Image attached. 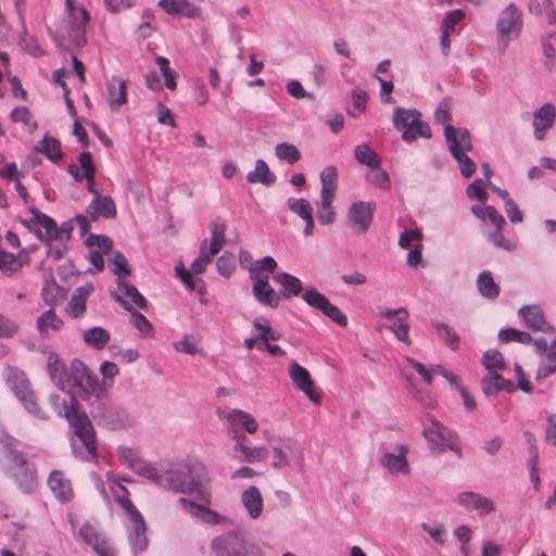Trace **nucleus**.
<instances>
[{
    "label": "nucleus",
    "mask_w": 556,
    "mask_h": 556,
    "mask_svg": "<svg viewBox=\"0 0 556 556\" xmlns=\"http://www.w3.org/2000/svg\"><path fill=\"white\" fill-rule=\"evenodd\" d=\"M7 438L9 442L0 439L2 445L0 447V466L4 471L17 477L25 471L26 459L21 452L13 448L16 440L9 434H7Z\"/></svg>",
    "instance_id": "obj_15"
},
{
    "label": "nucleus",
    "mask_w": 556,
    "mask_h": 556,
    "mask_svg": "<svg viewBox=\"0 0 556 556\" xmlns=\"http://www.w3.org/2000/svg\"><path fill=\"white\" fill-rule=\"evenodd\" d=\"M48 485L56 498L61 502L71 501L73 490L70 480L65 479L61 471L51 472L48 479Z\"/></svg>",
    "instance_id": "obj_32"
},
{
    "label": "nucleus",
    "mask_w": 556,
    "mask_h": 556,
    "mask_svg": "<svg viewBox=\"0 0 556 556\" xmlns=\"http://www.w3.org/2000/svg\"><path fill=\"white\" fill-rule=\"evenodd\" d=\"M408 312L405 308L384 309V328L389 329L396 340L406 346L412 344L409 338Z\"/></svg>",
    "instance_id": "obj_16"
},
{
    "label": "nucleus",
    "mask_w": 556,
    "mask_h": 556,
    "mask_svg": "<svg viewBox=\"0 0 556 556\" xmlns=\"http://www.w3.org/2000/svg\"><path fill=\"white\" fill-rule=\"evenodd\" d=\"M43 301L51 306L58 305L66 296V290L61 288L52 277H46L41 290Z\"/></svg>",
    "instance_id": "obj_35"
},
{
    "label": "nucleus",
    "mask_w": 556,
    "mask_h": 556,
    "mask_svg": "<svg viewBox=\"0 0 556 556\" xmlns=\"http://www.w3.org/2000/svg\"><path fill=\"white\" fill-rule=\"evenodd\" d=\"M372 218V207L370 203L363 201L355 202L349 210V219L357 232H365Z\"/></svg>",
    "instance_id": "obj_24"
},
{
    "label": "nucleus",
    "mask_w": 556,
    "mask_h": 556,
    "mask_svg": "<svg viewBox=\"0 0 556 556\" xmlns=\"http://www.w3.org/2000/svg\"><path fill=\"white\" fill-rule=\"evenodd\" d=\"M210 546L217 556H248L249 543L240 528L215 536Z\"/></svg>",
    "instance_id": "obj_11"
},
{
    "label": "nucleus",
    "mask_w": 556,
    "mask_h": 556,
    "mask_svg": "<svg viewBox=\"0 0 556 556\" xmlns=\"http://www.w3.org/2000/svg\"><path fill=\"white\" fill-rule=\"evenodd\" d=\"M47 368L52 382L62 391L73 393L77 389L84 396H94L101 399L106 393L112 380L118 374V367L115 363L105 361L100 365V372L103 376V382H100L88 367L79 359H74L67 369L55 353L48 356Z\"/></svg>",
    "instance_id": "obj_2"
},
{
    "label": "nucleus",
    "mask_w": 556,
    "mask_h": 556,
    "mask_svg": "<svg viewBox=\"0 0 556 556\" xmlns=\"http://www.w3.org/2000/svg\"><path fill=\"white\" fill-rule=\"evenodd\" d=\"M302 299L307 305L313 308L321 311L327 317L339 326L345 327L348 325V317L343 314L339 307L331 304L329 300L315 288H306Z\"/></svg>",
    "instance_id": "obj_13"
},
{
    "label": "nucleus",
    "mask_w": 556,
    "mask_h": 556,
    "mask_svg": "<svg viewBox=\"0 0 556 556\" xmlns=\"http://www.w3.org/2000/svg\"><path fill=\"white\" fill-rule=\"evenodd\" d=\"M253 326L258 331L257 336L262 343L278 341L281 339V333L274 330L265 319L256 318L253 321Z\"/></svg>",
    "instance_id": "obj_56"
},
{
    "label": "nucleus",
    "mask_w": 556,
    "mask_h": 556,
    "mask_svg": "<svg viewBox=\"0 0 556 556\" xmlns=\"http://www.w3.org/2000/svg\"><path fill=\"white\" fill-rule=\"evenodd\" d=\"M34 220L38 225V238L41 241H52L56 236V223L46 214L34 212Z\"/></svg>",
    "instance_id": "obj_37"
},
{
    "label": "nucleus",
    "mask_w": 556,
    "mask_h": 556,
    "mask_svg": "<svg viewBox=\"0 0 556 556\" xmlns=\"http://www.w3.org/2000/svg\"><path fill=\"white\" fill-rule=\"evenodd\" d=\"M482 364L489 370H504L506 365L502 353L495 349L488 350L482 356Z\"/></svg>",
    "instance_id": "obj_57"
},
{
    "label": "nucleus",
    "mask_w": 556,
    "mask_h": 556,
    "mask_svg": "<svg viewBox=\"0 0 556 556\" xmlns=\"http://www.w3.org/2000/svg\"><path fill=\"white\" fill-rule=\"evenodd\" d=\"M94 420L109 429H122L130 426L131 419L127 410L115 405H106L94 408L92 412Z\"/></svg>",
    "instance_id": "obj_14"
},
{
    "label": "nucleus",
    "mask_w": 556,
    "mask_h": 556,
    "mask_svg": "<svg viewBox=\"0 0 556 556\" xmlns=\"http://www.w3.org/2000/svg\"><path fill=\"white\" fill-rule=\"evenodd\" d=\"M488 239L493 245L505 251L511 252L516 249V244L503 236L502 229H495L490 232Z\"/></svg>",
    "instance_id": "obj_64"
},
{
    "label": "nucleus",
    "mask_w": 556,
    "mask_h": 556,
    "mask_svg": "<svg viewBox=\"0 0 556 556\" xmlns=\"http://www.w3.org/2000/svg\"><path fill=\"white\" fill-rule=\"evenodd\" d=\"M528 468H529L530 481H531L533 488L538 491L541 488V479L539 476V472H540L539 451L535 445H531L529 448Z\"/></svg>",
    "instance_id": "obj_53"
},
{
    "label": "nucleus",
    "mask_w": 556,
    "mask_h": 556,
    "mask_svg": "<svg viewBox=\"0 0 556 556\" xmlns=\"http://www.w3.org/2000/svg\"><path fill=\"white\" fill-rule=\"evenodd\" d=\"M86 244L91 249L88 255L90 263L100 271L104 268L103 254H108L112 248V241L106 236L90 235Z\"/></svg>",
    "instance_id": "obj_21"
},
{
    "label": "nucleus",
    "mask_w": 556,
    "mask_h": 556,
    "mask_svg": "<svg viewBox=\"0 0 556 556\" xmlns=\"http://www.w3.org/2000/svg\"><path fill=\"white\" fill-rule=\"evenodd\" d=\"M253 294L261 304L269 307H277L281 299L280 293L269 285L268 276L254 279Z\"/></svg>",
    "instance_id": "obj_27"
},
{
    "label": "nucleus",
    "mask_w": 556,
    "mask_h": 556,
    "mask_svg": "<svg viewBox=\"0 0 556 556\" xmlns=\"http://www.w3.org/2000/svg\"><path fill=\"white\" fill-rule=\"evenodd\" d=\"M477 288L479 293L488 300H495L501 292L500 286L494 281L489 270H484L478 276Z\"/></svg>",
    "instance_id": "obj_40"
},
{
    "label": "nucleus",
    "mask_w": 556,
    "mask_h": 556,
    "mask_svg": "<svg viewBox=\"0 0 556 556\" xmlns=\"http://www.w3.org/2000/svg\"><path fill=\"white\" fill-rule=\"evenodd\" d=\"M431 326L437 331L438 337L445 343L448 349L452 351L458 350L460 339L452 327L438 320H432Z\"/></svg>",
    "instance_id": "obj_41"
},
{
    "label": "nucleus",
    "mask_w": 556,
    "mask_h": 556,
    "mask_svg": "<svg viewBox=\"0 0 556 556\" xmlns=\"http://www.w3.org/2000/svg\"><path fill=\"white\" fill-rule=\"evenodd\" d=\"M556 110L551 103H545L533 112V135L536 140H543L545 134L555 123Z\"/></svg>",
    "instance_id": "obj_22"
},
{
    "label": "nucleus",
    "mask_w": 556,
    "mask_h": 556,
    "mask_svg": "<svg viewBox=\"0 0 556 556\" xmlns=\"http://www.w3.org/2000/svg\"><path fill=\"white\" fill-rule=\"evenodd\" d=\"M237 441L232 448V457L239 462L255 464L263 462L268 456V451L264 446L250 447L244 445L245 435L235 434Z\"/></svg>",
    "instance_id": "obj_20"
},
{
    "label": "nucleus",
    "mask_w": 556,
    "mask_h": 556,
    "mask_svg": "<svg viewBox=\"0 0 556 556\" xmlns=\"http://www.w3.org/2000/svg\"><path fill=\"white\" fill-rule=\"evenodd\" d=\"M36 150L45 154L52 162H58L62 156L60 142L49 135H45L36 144Z\"/></svg>",
    "instance_id": "obj_45"
},
{
    "label": "nucleus",
    "mask_w": 556,
    "mask_h": 556,
    "mask_svg": "<svg viewBox=\"0 0 556 556\" xmlns=\"http://www.w3.org/2000/svg\"><path fill=\"white\" fill-rule=\"evenodd\" d=\"M303 460L304 457L301 450H298L294 458L290 459L281 448L274 447L273 467L277 469L291 466L296 470H301L303 466Z\"/></svg>",
    "instance_id": "obj_44"
},
{
    "label": "nucleus",
    "mask_w": 556,
    "mask_h": 556,
    "mask_svg": "<svg viewBox=\"0 0 556 556\" xmlns=\"http://www.w3.org/2000/svg\"><path fill=\"white\" fill-rule=\"evenodd\" d=\"M110 488L115 501L127 515L129 522L127 526L128 541L131 549L135 553L143 552L148 547L149 541L146 534L147 527L142 515L128 498V491L119 481L112 482Z\"/></svg>",
    "instance_id": "obj_4"
},
{
    "label": "nucleus",
    "mask_w": 556,
    "mask_h": 556,
    "mask_svg": "<svg viewBox=\"0 0 556 556\" xmlns=\"http://www.w3.org/2000/svg\"><path fill=\"white\" fill-rule=\"evenodd\" d=\"M205 467L198 459H186L180 465L163 471L161 486L180 493L197 494L201 504L180 497V509L190 517L208 525H228L230 519L210 509L211 493L204 486Z\"/></svg>",
    "instance_id": "obj_1"
},
{
    "label": "nucleus",
    "mask_w": 556,
    "mask_h": 556,
    "mask_svg": "<svg viewBox=\"0 0 556 556\" xmlns=\"http://www.w3.org/2000/svg\"><path fill=\"white\" fill-rule=\"evenodd\" d=\"M89 20V13L84 7L76 4L74 0H65V17L60 27V35L76 47H83L86 43V27Z\"/></svg>",
    "instance_id": "obj_6"
},
{
    "label": "nucleus",
    "mask_w": 556,
    "mask_h": 556,
    "mask_svg": "<svg viewBox=\"0 0 556 556\" xmlns=\"http://www.w3.org/2000/svg\"><path fill=\"white\" fill-rule=\"evenodd\" d=\"M289 375L294 387L302 392L315 404L320 403V395L314 389L313 380L306 368L299 365L296 362H292L289 366Z\"/></svg>",
    "instance_id": "obj_18"
},
{
    "label": "nucleus",
    "mask_w": 556,
    "mask_h": 556,
    "mask_svg": "<svg viewBox=\"0 0 556 556\" xmlns=\"http://www.w3.org/2000/svg\"><path fill=\"white\" fill-rule=\"evenodd\" d=\"M277 268V262L271 256H265L262 260L255 262L252 269V279L261 278L262 271L274 273Z\"/></svg>",
    "instance_id": "obj_63"
},
{
    "label": "nucleus",
    "mask_w": 556,
    "mask_h": 556,
    "mask_svg": "<svg viewBox=\"0 0 556 556\" xmlns=\"http://www.w3.org/2000/svg\"><path fill=\"white\" fill-rule=\"evenodd\" d=\"M274 280L281 286L280 295L285 299L299 295L302 290V281L288 273L281 271L274 275Z\"/></svg>",
    "instance_id": "obj_34"
},
{
    "label": "nucleus",
    "mask_w": 556,
    "mask_h": 556,
    "mask_svg": "<svg viewBox=\"0 0 556 556\" xmlns=\"http://www.w3.org/2000/svg\"><path fill=\"white\" fill-rule=\"evenodd\" d=\"M70 522L74 530V535L77 540H80L86 545L92 547V549L99 556H115V551L111 546V544L106 541V539L98 531L96 525L90 522H85L77 532H75V521L73 517L70 515Z\"/></svg>",
    "instance_id": "obj_12"
},
{
    "label": "nucleus",
    "mask_w": 556,
    "mask_h": 556,
    "mask_svg": "<svg viewBox=\"0 0 556 556\" xmlns=\"http://www.w3.org/2000/svg\"><path fill=\"white\" fill-rule=\"evenodd\" d=\"M108 103L112 111H118L127 102V84L118 77L113 76L106 83Z\"/></svg>",
    "instance_id": "obj_26"
},
{
    "label": "nucleus",
    "mask_w": 556,
    "mask_h": 556,
    "mask_svg": "<svg viewBox=\"0 0 556 556\" xmlns=\"http://www.w3.org/2000/svg\"><path fill=\"white\" fill-rule=\"evenodd\" d=\"M481 384L483 392L488 396L493 395L500 391L513 393L516 390V386L511 380L505 379L497 372H489L485 375Z\"/></svg>",
    "instance_id": "obj_30"
},
{
    "label": "nucleus",
    "mask_w": 556,
    "mask_h": 556,
    "mask_svg": "<svg viewBox=\"0 0 556 556\" xmlns=\"http://www.w3.org/2000/svg\"><path fill=\"white\" fill-rule=\"evenodd\" d=\"M131 470L161 486L163 472H159V470L153 465L146 462L144 459H140L137 464H135Z\"/></svg>",
    "instance_id": "obj_49"
},
{
    "label": "nucleus",
    "mask_w": 556,
    "mask_h": 556,
    "mask_svg": "<svg viewBox=\"0 0 556 556\" xmlns=\"http://www.w3.org/2000/svg\"><path fill=\"white\" fill-rule=\"evenodd\" d=\"M523 28V13L515 3L506 5L496 20V35L498 42L506 49L509 42L517 38Z\"/></svg>",
    "instance_id": "obj_10"
},
{
    "label": "nucleus",
    "mask_w": 556,
    "mask_h": 556,
    "mask_svg": "<svg viewBox=\"0 0 556 556\" xmlns=\"http://www.w3.org/2000/svg\"><path fill=\"white\" fill-rule=\"evenodd\" d=\"M518 314L534 331L546 332L551 328L545 320L543 311L536 305H523L519 308Z\"/></svg>",
    "instance_id": "obj_28"
},
{
    "label": "nucleus",
    "mask_w": 556,
    "mask_h": 556,
    "mask_svg": "<svg viewBox=\"0 0 556 556\" xmlns=\"http://www.w3.org/2000/svg\"><path fill=\"white\" fill-rule=\"evenodd\" d=\"M159 5L169 15H184L191 18L199 13V9L189 0H160Z\"/></svg>",
    "instance_id": "obj_33"
},
{
    "label": "nucleus",
    "mask_w": 556,
    "mask_h": 556,
    "mask_svg": "<svg viewBox=\"0 0 556 556\" xmlns=\"http://www.w3.org/2000/svg\"><path fill=\"white\" fill-rule=\"evenodd\" d=\"M115 300L123 305L127 311H130V306L126 299L134 303L139 308L147 307V301L144 296L137 290V288L123 279H117V290L113 294Z\"/></svg>",
    "instance_id": "obj_23"
},
{
    "label": "nucleus",
    "mask_w": 556,
    "mask_h": 556,
    "mask_svg": "<svg viewBox=\"0 0 556 556\" xmlns=\"http://www.w3.org/2000/svg\"><path fill=\"white\" fill-rule=\"evenodd\" d=\"M338 173L334 166H327L320 173V194L334 195L337 190Z\"/></svg>",
    "instance_id": "obj_50"
},
{
    "label": "nucleus",
    "mask_w": 556,
    "mask_h": 556,
    "mask_svg": "<svg viewBox=\"0 0 556 556\" xmlns=\"http://www.w3.org/2000/svg\"><path fill=\"white\" fill-rule=\"evenodd\" d=\"M444 137L448 144V151L457 161L459 170L465 178L471 177L476 169V163L466 154L472 150L470 132L467 128L454 126L444 127Z\"/></svg>",
    "instance_id": "obj_5"
},
{
    "label": "nucleus",
    "mask_w": 556,
    "mask_h": 556,
    "mask_svg": "<svg viewBox=\"0 0 556 556\" xmlns=\"http://www.w3.org/2000/svg\"><path fill=\"white\" fill-rule=\"evenodd\" d=\"M422 434L429 442L431 448L438 452L450 450L462 457V447L456 432L452 431L431 415L422 418Z\"/></svg>",
    "instance_id": "obj_7"
},
{
    "label": "nucleus",
    "mask_w": 556,
    "mask_h": 556,
    "mask_svg": "<svg viewBox=\"0 0 556 556\" xmlns=\"http://www.w3.org/2000/svg\"><path fill=\"white\" fill-rule=\"evenodd\" d=\"M247 180L250 184L271 186L276 181V176L270 172L268 165L263 160H257L255 169L248 173Z\"/></svg>",
    "instance_id": "obj_38"
},
{
    "label": "nucleus",
    "mask_w": 556,
    "mask_h": 556,
    "mask_svg": "<svg viewBox=\"0 0 556 556\" xmlns=\"http://www.w3.org/2000/svg\"><path fill=\"white\" fill-rule=\"evenodd\" d=\"M554 372H556V340L551 344L545 361L539 365L535 379H545Z\"/></svg>",
    "instance_id": "obj_48"
},
{
    "label": "nucleus",
    "mask_w": 556,
    "mask_h": 556,
    "mask_svg": "<svg viewBox=\"0 0 556 556\" xmlns=\"http://www.w3.org/2000/svg\"><path fill=\"white\" fill-rule=\"evenodd\" d=\"M225 418L230 422L237 424L243 427L249 433H255L257 431V422L252 415L241 409H231Z\"/></svg>",
    "instance_id": "obj_46"
},
{
    "label": "nucleus",
    "mask_w": 556,
    "mask_h": 556,
    "mask_svg": "<svg viewBox=\"0 0 556 556\" xmlns=\"http://www.w3.org/2000/svg\"><path fill=\"white\" fill-rule=\"evenodd\" d=\"M409 446L400 444L393 452L384 453V469L395 476H408L412 471L407 460Z\"/></svg>",
    "instance_id": "obj_19"
},
{
    "label": "nucleus",
    "mask_w": 556,
    "mask_h": 556,
    "mask_svg": "<svg viewBox=\"0 0 556 556\" xmlns=\"http://www.w3.org/2000/svg\"><path fill=\"white\" fill-rule=\"evenodd\" d=\"M288 208L299 216L301 219H305L306 217L313 215V206L312 204L305 200V199H298V198H289L287 200Z\"/></svg>",
    "instance_id": "obj_58"
},
{
    "label": "nucleus",
    "mask_w": 556,
    "mask_h": 556,
    "mask_svg": "<svg viewBox=\"0 0 556 556\" xmlns=\"http://www.w3.org/2000/svg\"><path fill=\"white\" fill-rule=\"evenodd\" d=\"M334 195L320 194V200L316 203L317 219L321 225H330L336 219V212L332 206Z\"/></svg>",
    "instance_id": "obj_43"
},
{
    "label": "nucleus",
    "mask_w": 556,
    "mask_h": 556,
    "mask_svg": "<svg viewBox=\"0 0 556 556\" xmlns=\"http://www.w3.org/2000/svg\"><path fill=\"white\" fill-rule=\"evenodd\" d=\"M156 64L165 79V86L173 90L176 88V73L168 67L169 61L164 56L156 58Z\"/></svg>",
    "instance_id": "obj_62"
},
{
    "label": "nucleus",
    "mask_w": 556,
    "mask_h": 556,
    "mask_svg": "<svg viewBox=\"0 0 556 556\" xmlns=\"http://www.w3.org/2000/svg\"><path fill=\"white\" fill-rule=\"evenodd\" d=\"M354 156L359 164L370 169H378L381 166L380 156L367 144L356 146Z\"/></svg>",
    "instance_id": "obj_42"
},
{
    "label": "nucleus",
    "mask_w": 556,
    "mask_h": 556,
    "mask_svg": "<svg viewBox=\"0 0 556 556\" xmlns=\"http://www.w3.org/2000/svg\"><path fill=\"white\" fill-rule=\"evenodd\" d=\"M74 227H78L81 233H86L90 228L88 217L77 215L72 220L63 223L60 227L56 226V236L54 240L65 241L71 237V231Z\"/></svg>",
    "instance_id": "obj_39"
},
{
    "label": "nucleus",
    "mask_w": 556,
    "mask_h": 556,
    "mask_svg": "<svg viewBox=\"0 0 556 556\" xmlns=\"http://www.w3.org/2000/svg\"><path fill=\"white\" fill-rule=\"evenodd\" d=\"M22 267V262L14 254L0 250V270L11 275Z\"/></svg>",
    "instance_id": "obj_60"
},
{
    "label": "nucleus",
    "mask_w": 556,
    "mask_h": 556,
    "mask_svg": "<svg viewBox=\"0 0 556 556\" xmlns=\"http://www.w3.org/2000/svg\"><path fill=\"white\" fill-rule=\"evenodd\" d=\"M456 502L467 511L475 510L480 516L489 515L495 510V504L491 498L473 491L460 492Z\"/></svg>",
    "instance_id": "obj_17"
},
{
    "label": "nucleus",
    "mask_w": 556,
    "mask_h": 556,
    "mask_svg": "<svg viewBox=\"0 0 556 556\" xmlns=\"http://www.w3.org/2000/svg\"><path fill=\"white\" fill-rule=\"evenodd\" d=\"M110 338V332L102 327H92L83 332L85 344L94 350H103Z\"/></svg>",
    "instance_id": "obj_36"
},
{
    "label": "nucleus",
    "mask_w": 556,
    "mask_h": 556,
    "mask_svg": "<svg viewBox=\"0 0 556 556\" xmlns=\"http://www.w3.org/2000/svg\"><path fill=\"white\" fill-rule=\"evenodd\" d=\"M498 340L502 343H509L514 341L522 344H529L532 342V337L526 331H520L515 328H506L498 332Z\"/></svg>",
    "instance_id": "obj_55"
},
{
    "label": "nucleus",
    "mask_w": 556,
    "mask_h": 556,
    "mask_svg": "<svg viewBox=\"0 0 556 556\" xmlns=\"http://www.w3.org/2000/svg\"><path fill=\"white\" fill-rule=\"evenodd\" d=\"M49 401L56 415L65 418L73 429L71 446L75 457L85 462L94 460L97 458L94 431L78 402L72 395L66 399L59 394H51Z\"/></svg>",
    "instance_id": "obj_3"
},
{
    "label": "nucleus",
    "mask_w": 556,
    "mask_h": 556,
    "mask_svg": "<svg viewBox=\"0 0 556 556\" xmlns=\"http://www.w3.org/2000/svg\"><path fill=\"white\" fill-rule=\"evenodd\" d=\"M86 213L91 220H97L99 217L113 218L116 216L115 203L110 197L97 193L87 206Z\"/></svg>",
    "instance_id": "obj_25"
},
{
    "label": "nucleus",
    "mask_w": 556,
    "mask_h": 556,
    "mask_svg": "<svg viewBox=\"0 0 556 556\" xmlns=\"http://www.w3.org/2000/svg\"><path fill=\"white\" fill-rule=\"evenodd\" d=\"M392 122L394 128L402 132V139L407 143L418 138L430 139L432 136L430 126L421 119V114L416 110L395 108Z\"/></svg>",
    "instance_id": "obj_8"
},
{
    "label": "nucleus",
    "mask_w": 556,
    "mask_h": 556,
    "mask_svg": "<svg viewBox=\"0 0 556 556\" xmlns=\"http://www.w3.org/2000/svg\"><path fill=\"white\" fill-rule=\"evenodd\" d=\"M62 326V320L55 315L52 308L48 309L37 319V328L41 334H47L48 331L59 330Z\"/></svg>",
    "instance_id": "obj_52"
},
{
    "label": "nucleus",
    "mask_w": 556,
    "mask_h": 556,
    "mask_svg": "<svg viewBox=\"0 0 556 556\" xmlns=\"http://www.w3.org/2000/svg\"><path fill=\"white\" fill-rule=\"evenodd\" d=\"M4 377L25 409L37 419L46 420L47 415L39 408L25 374L16 368L8 367Z\"/></svg>",
    "instance_id": "obj_9"
},
{
    "label": "nucleus",
    "mask_w": 556,
    "mask_h": 556,
    "mask_svg": "<svg viewBox=\"0 0 556 556\" xmlns=\"http://www.w3.org/2000/svg\"><path fill=\"white\" fill-rule=\"evenodd\" d=\"M93 291L92 283H86L73 291L67 305L68 313L74 317H79L86 311V301Z\"/></svg>",
    "instance_id": "obj_31"
},
{
    "label": "nucleus",
    "mask_w": 556,
    "mask_h": 556,
    "mask_svg": "<svg viewBox=\"0 0 556 556\" xmlns=\"http://www.w3.org/2000/svg\"><path fill=\"white\" fill-rule=\"evenodd\" d=\"M275 154L279 160L294 164L301 159L300 150L291 143L281 142L275 147Z\"/></svg>",
    "instance_id": "obj_54"
},
{
    "label": "nucleus",
    "mask_w": 556,
    "mask_h": 556,
    "mask_svg": "<svg viewBox=\"0 0 556 556\" xmlns=\"http://www.w3.org/2000/svg\"><path fill=\"white\" fill-rule=\"evenodd\" d=\"M241 503L252 519H257L263 511L264 502L260 490L251 485L241 493Z\"/></svg>",
    "instance_id": "obj_29"
},
{
    "label": "nucleus",
    "mask_w": 556,
    "mask_h": 556,
    "mask_svg": "<svg viewBox=\"0 0 556 556\" xmlns=\"http://www.w3.org/2000/svg\"><path fill=\"white\" fill-rule=\"evenodd\" d=\"M465 17V12L460 9L448 11L442 20L440 31H445L451 36L458 34L456 25Z\"/></svg>",
    "instance_id": "obj_51"
},
{
    "label": "nucleus",
    "mask_w": 556,
    "mask_h": 556,
    "mask_svg": "<svg viewBox=\"0 0 556 556\" xmlns=\"http://www.w3.org/2000/svg\"><path fill=\"white\" fill-rule=\"evenodd\" d=\"M367 98L368 96L364 90L355 88L352 92V106L349 108V114L353 117L361 116L365 111Z\"/></svg>",
    "instance_id": "obj_61"
},
{
    "label": "nucleus",
    "mask_w": 556,
    "mask_h": 556,
    "mask_svg": "<svg viewBox=\"0 0 556 556\" xmlns=\"http://www.w3.org/2000/svg\"><path fill=\"white\" fill-rule=\"evenodd\" d=\"M528 8L531 14L544 15L548 24L556 22V11L552 0H529Z\"/></svg>",
    "instance_id": "obj_47"
},
{
    "label": "nucleus",
    "mask_w": 556,
    "mask_h": 556,
    "mask_svg": "<svg viewBox=\"0 0 556 556\" xmlns=\"http://www.w3.org/2000/svg\"><path fill=\"white\" fill-rule=\"evenodd\" d=\"M109 267L113 274L118 276L117 279H122V276H128L130 274L128 262L121 252H115L109 260Z\"/></svg>",
    "instance_id": "obj_59"
}]
</instances>
